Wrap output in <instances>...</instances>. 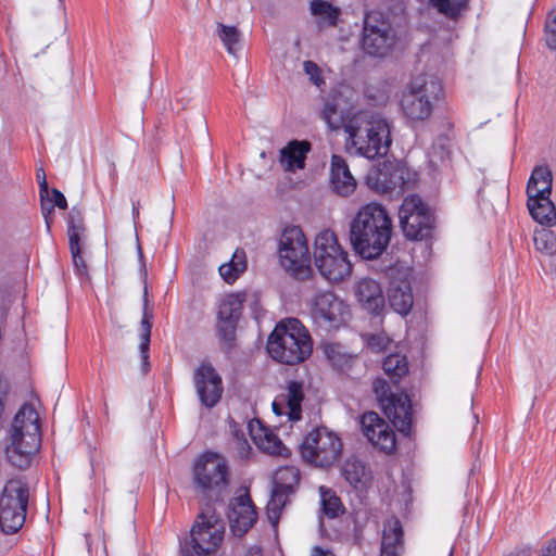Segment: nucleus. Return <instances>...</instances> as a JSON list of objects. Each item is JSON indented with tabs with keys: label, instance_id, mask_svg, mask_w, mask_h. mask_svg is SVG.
I'll return each instance as SVG.
<instances>
[{
	"label": "nucleus",
	"instance_id": "5fc2aeb1",
	"mask_svg": "<svg viewBox=\"0 0 556 556\" xmlns=\"http://www.w3.org/2000/svg\"><path fill=\"white\" fill-rule=\"evenodd\" d=\"M289 494H291L290 492L288 491H285V490H280L276 486H274L273 491H271V496L270 498L275 502H277L278 504H281L282 507H285L286 503H287V500H288V496Z\"/></svg>",
	"mask_w": 556,
	"mask_h": 556
},
{
	"label": "nucleus",
	"instance_id": "0e129e2a",
	"mask_svg": "<svg viewBox=\"0 0 556 556\" xmlns=\"http://www.w3.org/2000/svg\"><path fill=\"white\" fill-rule=\"evenodd\" d=\"M448 556H452V553H450V555H448Z\"/></svg>",
	"mask_w": 556,
	"mask_h": 556
},
{
	"label": "nucleus",
	"instance_id": "dca6fc26",
	"mask_svg": "<svg viewBox=\"0 0 556 556\" xmlns=\"http://www.w3.org/2000/svg\"><path fill=\"white\" fill-rule=\"evenodd\" d=\"M387 274L390 279L388 287L390 306L397 314L407 315L414 302L409 273L404 268L391 267Z\"/></svg>",
	"mask_w": 556,
	"mask_h": 556
},
{
	"label": "nucleus",
	"instance_id": "6e6552de",
	"mask_svg": "<svg viewBox=\"0 0 556 556\" xmlns=\"http://www.w3.org/2000/svg\"><path fill=\"white\" fill-rule=\"evenodd\" d=\"M299 451L305 463L326 468L339 459L342 441L327 427H316L304 437Z\"/></svg>",
	"mask_w": 556,
	"mask_h": 556
},
{
	"label": "nucleus",
	"instance_id": "49530a36",
	"mask_svg": "<svg viewBox=\"0 0 556 556\" xmlns=\"http://www.w3.org/2000/svg\"><path fill=\"white\" fill-rule=\"evenodd\" d=\"M545 41L549 49L556 50V10L548 13L545 22Z\"/></svg>",
	"mask_w": 556,
	"mask_h": 556
},
{
	"label": "nucleus",
	"instance_id": "1a4fd4ad",
	"mask_svg": "<svg viewBox=\"0 0 556 556\" xmlns=\"http://www.w3.org/2000/svg\"><path fill=\"white\" fill-rule=\"evenodd\" d=\"M281 266L298 279H306L312 274L307 240L300 227L283 230L279 240Z\"/></svg>",
	"mask_w": 556,
	"mask_h": 556
},
{
	"label": "nucleus",
	"instance_id": "6ab92c4d",
	"mask_svg": "<svg viewBox=\"0 0 556 556\" xmlns=\"http://www.w3.org/2000/svg\"><path fill=\"white\" fill-rule=\"evenodd\" d=\"M361 425L364 435L386 453H391L396 445L395 433L377 413L368 412L362 416Z\"/></svg>",
	"mask_w": 556,
	"mask_h": 556
},
{
	"label": "nucleus",
	"instance_id": "de8ad7c7",
	"mask_svg": "<svg viewBox=\"0 0 556 556\" xmlns=\"http://www.w3.org/2000/svg\"><path fill=\"white\" fill-rule=\"evenodd\" d=\"M72 230H75L77 233V243H80L81 235L85 230L79 212H76L74 208L71 211L68 215V228H67V235H68V241L71 242V232Z\"/></svg>",
	"mask_w": 556,
	"mask_h": 556
},
{
	"label": "nucleus",
	"instance_id": "473e14b6",
	"mask_svg": "<svg viewBox=\"0 0 556 556\" xmlns=\"http://www.w3.org/2000/svg\"><path fill=\"white\" fill-rule=\"evenodd\" d=\"M285 396L289 419L293 421L300 420L302 417L301 404L304 399L302 383L298 381H290Z\"/></svg>",
	"mask_w": 556,
	"mask_h": 556
},
{
	"label": "nucleus",
	"instance_id": "c85d7f7f",
	"mask_svg": "<svg viewBox=\"0 0 556 556\" xmlns=\"http://www.w3.org/2000/svg\"><path fill=\"white\" fill-rule=\"evenodd\" d=\"M253 439L257 446L267 454L282 457L291 455V451L268 428H261L257 433L253 434Z\"/></svg>",
	"mask_w": 556,
	"mask_h": 556
},
{
	"label": "nucleus",
	"instance_id": "2f4dec72",
	"mask_svg": "<svg viewBox=\"0 0 556 556\" xmlns=\"http://www.w3.org/2000/svg\"><path fill=\"white\" fill-rule=\"evenodd\" d=\"M382 368L395 386L402 377L408 374V362L405 355L396 351L383 359Z\"/></svg>",
	"mask_w": 556,
	"mask_h": 556
},
{
	"label": "nucleus",
	"instance_id": "a211bd4d",
	"mask_svg": "<svg viewBox=\"0 0 556 556\" xmlns=\"http://www.w3.org/2000/svg\"><path fill=\"white\" fill-rule=\"evenodd\" d=\"M243 296L239 293L227 294L220 302L217 312V333L225 342L236 338L237 324L241 316Z\"/></svg>",
	"mask_w": 556,
	"mask_h": 556
},
{
	"label": "nucleus",
	"instance_id": "09e8293b",
	"mask_svg": "<svg viewBox=\"0 0 556 556\" xmlns=\"http://www.w3.org/2000/svg\"><path fill=\"white\" fill-rule=\"evenodd\" d=\"M327 359L338 369L344 368L349 364V356L341 353V350H324Z\"/></svg>",
	"mask_w": 556,
	"mask_h": 556
},
{
	"label": "nucleus",
	"instance_id": "a18cd8bd",
	"mask_svg": "<svg viewBox=\"0 0 556 556\" xmlns=\"http://www.w3.org/2000/svg\"><path fill=\"white\" fill-rule=\"evenodd\" d=\"M508 556H532V548L530 546L519 547ZM539 556H556V540H549L547 544L541 548Z\"/></svg>",
	"mask_w": 556,
	"mask_h": 556
},
{
	"label": "nucleus",
	"instance_id": "864d4df0",
	"mask_svg": "<svg viewBox=\"0 0 556 556\" xmlns=\"http://www.w3.org/2000/svg\"><path fill=\"white\" fill-rule=\"evenodd\" d=\"M37 179L40 188V198L43 200L49 194V187L42 168L37 169Z\"/></svg>",
	"mask_w": 556,
	"mask_h": 556
},
{
	"label": "nucleus",
	"instance_id": "680f3d73",
	"mask_svg": "<svg viewBox=\"0 0 556 556\" xmlns=\"http://www.w3.org/2000/svg\"><path fill=\"white\" fill-rule=\"evenodd\" d=\"M273 410H274L277 415H282V414H283V408L281 407V405H280L277 401H274V402H273Z\"/></svg>",
	"mask_w": 556,
	"mask_h": 556
},
{
	"label": "nucleus",
	"instance_id": "f704fd0d",
	"mask_svg": "<svg viewBox=\"0 0 556 556\" xmlns=\"http://www.w3.org/2000/svg\"><path fill=\"white\" fill-rule=\"evenodd\" d=\"M269 356L285 365H296L309 358L313 350H266Z\"/></svg>",
	"mask_w": 556,
	"mask_h": 556
},
{
	"label": "nucleus",
	"instance_id": "052dcab7",
	"mask_svg": "<svg viewBox=\"0 0 556 556\" xmlns=\"http://www.w3.org/2000/svg\"><path fill=\"white\" fill-rule=\"evenodd\" d=\"M139 217V202L132 203V218L134 223L136 224L137 218Z\"/></svg>",
	"mask_w": 556,
	"mask_h": 556
},
{
	"label": "nucleus",
	"instance_id": "4468645a",
	"mask_svg": "<svg viewBox=\"0 0 556 556\" xmlns=\"http://www.w3.org/2000/svg\"><path fill=\"white\" fill-rule=\"evenodd\" d=\"M314 323L325 329L339 328L350 317L349 306L332 292H321L313 301L311 309Z\"/></svg>",
	"mask_w": 556,
	"mask_h": 556
},
{
	"label": "nucleus",
	"instance_id": "72a5a7b5",
	"mask_svg": "<svg viewBox=\"0 0 556 556\" xmlns=\"http://www.w3.org/2000/svg\"><path fill=\"white\" fill-rule=\"evenodd\" d=\"M300 482V470L293 466L278 469L274 477V486L293 493Z\"/></svg>",
	"mask_w": 556,
	"mask_h": 556
},
{
	"label": "nucleus",
	"instance_id": "f8f14e48",
	"mask_svg": "<svg viewBox=\"0 0 556 556\" xmlns=\"http://www.w3.org/2000/svg\"><path fill=\"white\" fill-rule=\"evenodd\" d=\"M362 48L374 56H386L395 46L397 34L391 22L379 12L364 17Z\"/></svg>",
	"mask_w": 556,
	"mask_h": 556
},
{
	"label": "nucleus",
	"instance_id": "4d7b16f0",
	"mask_svg": "<svg viewBox=\"0 0 556 556\" xmlns=\"http://www.w3.org/2000/svg\"><path fill=\"white\" fill-rule=\"evenodd\" d=\"M311 556H334V555L330 549H326L320 546H314L312 548Z\"/></svg>",
	"mask_w": 556,
	"mask_h": 556
},
{
	"label": "nucleus",
	"instance_id": "7c9ffc66",
	"mask_svg": "<svg viewBox=\"0 0 556 556\" xmlns=\"http://www.w3.org/2000/svg\"><path fill=\"white\" fill-rule=\"evenodd\" d=\"M247 269V256L243 250L237 249L231 260L219 266V275L227 283H233Z\"/></svg>",
	"mask_w": 556,
	"mask_h": 556
},
{
	"label": "nucleus",
	"instance_id": "4c0bfd02",
	"mask_svg": "<svg viewBox=\"0 0 556 556\" xmlns=\"http://www.w3.org/2000/svg\"><path fill=\"white\" fill-rule=\"evenodd\" d=\"M320 116L331 129L344 127L346 121L343 119L341 112L332 100H326L320 110Z\"/></svg>",
	"mask_w": 556,
	"mask_h": 556
},
{
	"label": "nucleus",
	"instance_id": "79ce46f5",
	"mask_svg": "<svg viewBox=\"0 0 556 556\" xmlns=\"http://www.w3.org/2000/svg\"><path fill=\"white\" fill-rule=\"evenodd\" d=\"M533 242L536 251L547 255H556V238L552 232L542 230L535 233Z\"/></svg>",
	"mask_w": 556,
	"mask_h": 556
},
{
	"label": "nucleus",
	"instance_id": "39448f33",
	"mask_svg": "<svg viewBox=\"0 0 556 556\" xmlns=\"http://www.w3.org/2000/svg\"><path fill=\"white\" fill-rule=\"evenodd\" d=\"M225 522L214 507L205 504L190 530L188 538L180 542L182 556H207L216 551L224 539Z\"/></svg>",
	"mask_w": 556,
	"mask_h": 556
},
{
	"label": "nucleus",
	"instance_id": "e433bc0d",
	"mask_svg": "<svg viewBox=\"0 0 556 556\" xmlns=\"http://www.w3.org/2000/svg\"><path fill=\"white\" fill-rule=\"evenodd\" d=\"M148 286L147 282H144L143 287V314H142V320L140 323V329H139V346L138 348H149L150 344V337H151V319H152V312L148 309Z\"/></svg>",
	"mask_w": 556,
	"mask_h": 556
},
{
	"label": "nucleus",
	"instance_id": "2eb2a0df",
	"mask_svg": "<svg viewBox=\"0 0 556 556\" xmlns=\"http://www.w3.org/2000/svg\"><path fill=\"white\" fill-rule=\"evenodd\" d=\"M275 348H312V337L300 319L288 317L277 323L268 337Z\"/></svg>",
	"mask_w": 556,
	"mask_h": 556
},
{
	"label": "nucleus",
	"instance_id": "9b49d317",
	"mask_svg": "<svg viewBox=\"0 0 556 556\" xmlns=\"http://www.w3.org/2000/svg\"><path fill=\"white\" fill-rule=\"evenodd\" d=\"M372 391L384 415L394 428L408 434L412 428V404L405 393L392 391L390 383L383 378H376Z\"/></svg>",
	"mask_w": 556,
	"mask_h": 556
},
{
	"label": "nucleus",
	"instance_id": "a878e982",
	"mask_svg": "<svg viewBox=\"0 0 556 556\" xmlns=\"http://www.w3.org/2000/svg\"><path fill=\"white\" fill-rule=\"evenodd\" d=\"M341 475L354 488L364 485L371 479L369 467L356 456H351L344 462Z\"/></svg>",
	"mask_w": 556,
	"mask_h": 556
},
{
	"label": "nucleus",
	"instance_id": "ddd939ff",
	"mask_svg": "<svg viewBox=\"0 0 556 556\" xmlns=\"http://www.w3.org/2000/svg\"><path fill=\"white\" fill-rule=\"evenodd\" d=\"M400 225L409 240H424L431 235L433 214L420 197L412 194L403 200L399 210Z\"/></svg>",
	"mask_w": 556,
	"mask_h": 556
},
{
	"label": "nucleus",
	"instance_id": "3c124183",
	"mask_svg": "<svg viewBox=\"0 0 556 556\" xmlns=\"http://www.w3.org/2000/svg\"><path fill=\"white\" fill-rule=\"evenodd\" d=\"M366 340L368 348H388L391 343V339L384 332L370 334Z\"/></svg>",
	"mask_w": 556,
	"mask_h": 556
},
{
	"label": "nucleus",
	"instance_id": "aec40b11",
	"mask_svg": "<svg viewBox=\"0 0 556 556\" xmlns=\"http://www.w3.org/2000/svg\"><path fill=\"white\" fill-rule=\"evenodd\" d=\"M356 179L351 174L345 160L337 154L331 156L330 162V187L340 197H349L356 189Z\"/></svg>",
	"mask_w": 556,
	"mask_h": 556
},
{
	"label": "nucleus",
	"instance_id": "412c9836",
	"mask_svg": "<svg viewBox=\"0 0 556 556\" xmlns=\"http://www.w3.org/2000/svg\"><path fill=\"white\" fill-rule=\"evenodd\" d=\"M356 298L364 309L378 315L384 306V298L380 285L370 278H363L357 282Z\"/></svg>",
	"mask_w": 556,
	"mask_h": 556
},
{
	"label": "nucleus",
	"instance_id": "423d86ee",
	"mask_svg": "<svg viewBox=\"0 0 556 556\" xmlns=\"http://www.w3.org/2000/svg\"><path fill=\"white\" fill-rule=\"evenodd\" d=\"M193 484L206 504L223 501L229 485L226 459L216 453H205L193 465Z\"/></svg>",
	"mask_w": 556,
	"mask_h": 556
},
{
	"label": "nucleus",
	"instance_id": "f3484780",
	"mask_svg": "<svg viewBox=\"0 0 556 556\" xmlns=\"http://www.w3.org/2000/svg\"><path fill=\"white\" fill-rule=\"evenodd\" d=\"M193 380L201 403L208 408L214 407L222 397L223 381L212 364L202 362L194 370Z\"/></svg>",
	"mask_w": 556,
	"mask_h": 556
},
{
	"label": "nucleus",
	"instance_id": "c03bdc74",
	"mask_svg": "<svg viewBox=\"0 0 556 556\" xmlns=\"http://www.w3.org/2000/svg\"><path fill=\"white\" fill-rule=\"evenodd\" d=\"M303 72L308 77L309 81L315 85L317 88H321L325 85V78L323 75V70L318 66L317 63L313 61H304L303 62Z\"/></svg>",
	"mask_w": 556,
	"mask_h": 556
},
{
	"label": "nucleus",
	"instance_id": "bf43d9fd",
	"mask_svg": "<svg viewBox=\"0 0 556 556\" xmlns=\"http://www.w3.org/2000/svg\"><path fill=\"white\" fill-rule=\"evenodd\" d=\"M245 556H263V551L260 546H252L248 549Z\"/></svg>",
	"mask_w": 556,
	"mask_h": 556
},
{
	"label": "nucleus",
	"instance_id": "ea45409f",
	"mask_svg": "<svg viewBox=\"0 0 556 556\" xmlns=\"http://www.w3.org/2000/svg\"><path fill=\"white\" fill-rule=\"evenodd\" d=\"M41 201L42 214L46 217L47 227L49 228L50 225L49 220L47 219V215H49L53 211L54 206L61 210H65L67 207V201L64 194L58 189H52L51 191L49 190L48 197H46Z\"/></svg>",
	"mask_w": 556,
	"mask_h": 556
},
{
	"label": "nucleus",
	"instance_id": "cd10ccee",
	"mask_svg": "<svg viewBox=\"0 0 556 556\" xmlns=\"http://www.w3.org/2000/svg\"><path fill=\"white\" fill-rule=\"evenodd\" d=\"M527 195V206L534 220L543 225L548 224L553 218H555L556 214L554 204L549 199L551 194H540L535 197H532V194Z\"/></svg>",
	"mask_w": 556,
	"mask_h": 556
},
{
	"label": "nucleus",
	"instance_id": "e2e57ef3",
	"mask_svg": "<svg viewBox=\"0 0 556 556\" xmlns=\"http://www.w3.org/2000/svg\"><path fill=\"white\" fill-rule=\"evenodd\" d=\"M138 253H139L140 258H142V257H143V255H142V250H141V247H140V245L138 247Z\"/></svg>",
	"mask_w": 556,
	"mask_h": 556
},
{
	"label": "nucleus",
	"instance_id": "f03ea898",
	"mask_svg": "<svg viewBox=\"0 0 556 556\" xmlns=\"http://www.w3.org/2000/svg\"><path fill=\"white\" fill-rule=\"evenodd\" d=\"M344 129L349 134L351 146L362 156H384L390 149V124L379 113L359 111L346 119Z\"/></svg>",
	"mask_w": 556,
	"mask_h": 556
},
{
	"label": "nucleus",
	"instance_id": "0eeeda50",
	"mask_svg": "<svg viewBox=\"0 0 556 556\" xmlns=\"http://www.w3.org/2000/svg\"><path fill=\"white\" fill-rule=\"evenodd\" d=\"M314 264L323 277L332 282H339L352 273V264L338 242L336 233L329 229L323 230L315 238Z\"/></svg>",
	"mask_w": 556,
	"mask_h": 556
},
{
	"label": "nucleus",
	"instance_id": "a19ab883",
	"mask_svg": "<svg viewBox=\"0 0 556 556\" xmlns=\"http://www.w3.org/2000/svg\"><path fill=\"white\" fill-rule=\"evenodd\" d=\"M217 35L228 53L235 55L237 52L236 45L239 42V31L235 26H227L222 23L217 24Z\"/></svg>",
	"mask_w": 556,
	"mask_h": 556
},
{
	"label": "nucleus",
	"instance_id": "9d476101",
	"mask_svg": "<svg viewBox=\"0 0 556 556\" xmlns=\"http://www.w3.org/2000/svg\"><path fill=\"white\" fill-rule=\"evenodd\" d=\"M28 486L22 480H9L0 495V529L16 533L24 525L28 504Z\"/></svg>",
	"mask_w": 556,
	"mask_h": 556
},
{
	"label": "nucleus",
	"instance_id": "c756f323",
	"mask_svg": "<svg viewBox=\"0 0 556 556\" xmlns=\"http://www.w3.org/2000/svg\"><path fill=\"white\" fill-rule=\"evenodd\" d=\"M552 192V173L547 166H536L529 178L527 194L542 195Z\"/></svg>",
	"mask_w": 556,
	"mask_h": 556
},
{
	"label": "nucleus",
	"instance_id": "5701e85b",
	"mask_svg": "<svg viewBox=\"0 0 556 556\" xmlns=\"http://www.w3.org/2000/svg\"><path fill=\"white\" fill-rule=\"evenodd\" d=\"M376 188L382 193L393 191L395 189L403 190L409 182L408 170L401 165L384 166L376 174Z\"/></svg>",
	"mask_w": 556,
	"mask_h": 556
},
{
	"label": "nucleus",
	"instance_id": "4be33fe9",
	"mask_svg": "<svg viewBox=\"0 0 556 556\" xmlns=\"http://www.w3.org/2000/svg\"><path fill=\"white\" fill-rule=\"evenodd\" d=\"M229 520L235 532L245 533L256 521V511L249 495L239 496L231 506Z\"/></svg>",
	"mask_w": 556,
	"mask_h": 556
},
{
	"label": "nucleus",
	"instance_id": "f257e3e1",
	"mask_svg": "<svg viewBox=\"0 0 556 556\" xmlns=\"http://www.w3.org/2000/svg\"><path fill=\"white\" fill-rule=\"evenodd\" d=\"M393 224L387 208L370 202L359 207L350 223V241L362 257L380 256L390 243Z\"/></svg>",
	"mask_w": 556,
	"mask_h": 556
},
{
	"label": "nucleus",
	"instance_id": "20e7f679",
	"mask_svg": "<svg viewBox=\"0 0 556 556\" xmlns=\"http://www.w3.org/2000/svg\"><path fill=\"white\" fill-rule=\"evenodd\" d=\"M443 93L441 80L434 75L422 74L414 77L403 90L400 106L410 122L428 119L434 104Z\"/></svg>",
	"mask_w": 556,
	"mask_h": 556
},
{
	"label": "nucleus",
	"instance_id": "8fccbe9b",
	"mask_svg": "<svg viewBox=\"0 0 556 556\" xmlns=\"http://www.w3.org/2000/svg\"><path fill=\"white\" fill-rule=\"evenodd\" d=\"M448 157H450V151L443 144L433 146L430 151V154H429L430 163L433 166H438L439 163L445 162L446 160H448Z\"/></svg>",
	"mask_w": 556,
	"mask_h": 556
},
{
	"label": "nucleus",
	"instance_id": "b1692460",
	"mask_svg": "<svg viewBox=\"0 0 556 556\" xmlns=\"http://www.w3.org/2000/svg\"><path fill=\"white\" fill-rule=\"evenodd\" d=\"M309 143L306 141H290L280 150L279 163L286 172H295L305 166L306 154L309 151Z\"/></svg>",
	"mask_w": 556,
	"mask_h": 556
},
{
	"label": "nucleus",
	"instance_id": "58836bf2",
	"mask_svg": "<svg viewBox=\"0 0 556 556\" xmlns=\"http://www.w3.org/2000/svg\"><path fill=\"white\" fill-rule=\"evenodd\" d=\"M429 3L446 17L456 18L466 7L467 0H429Z\"/></svg>",
	"mask_w": 556,
	"mask_h": 556
},
{
	"label": "nucleus",
	"instance_id": "393cba45",
	"mask_svg": "<svg viewBox=\"0 0 556 556\" xmlns=\"http://www.w3.org/2000/svg\"><path fill=\"white\" fill-rule=\"evenodd\" d=\"M403 551V529L400 520L393 518L384 523L381 540V556H399Z\"/></svg>",
	"mask_w": 556,
	"mask_h": 556
},
{
	"label": "nucleus",
	"instance_id": "6e6d98bb",
	"mask_svg": "<svg viewBox=\"0 0 556 556\" xmlns=\"http://www.w3.org/2000/svg\"><path fill=\"white\" fill-rule=\"evenodd\" d=\"M139 358L141 362V371H142V374L146 375L150 370L149 350H140Z\"/></svg>",
	"mask_w": 556,
	"mask_h": 556
},
{
	"label": "nucleus",
	"instance_id": "c9c22d12",
	"mask_svg": "<svg viewBox=\"0 0 556 556\" xmlns=\"http://www.w3.org/2000/svg\"><path fill=\"white\" fill-rule=\"evenodd\" d=\"M320 496L323 510L326 516L334 518L344 511L340 497L332 490L320 486Z\"/></svg>",
	"mask_w": 556,
	"mask_h": 556
},
{
	"label": "nucleus",
	"instance_id": "603ef678",
	"mask_svg": "<svg viewBox=\"0 0 556 556\" xmlns=\"http://www.w3.org/2000/svg\"><path fill=\"white\" fill-rule=\"evenodd\" d=\"M282 508L281 504H278L271 498L268 501L266 510L268 519L273 526H277Z\"/></svg>",
	"mask_w": 556,
	"mask_h": 556
},
{
	"label": "nucleus",
	"instance_id": "bb28decb",
	"mask_svg": "<svg viewBox=\"0 0 556 556\" xmlns=\"http://www.w3.org/2000/svg\"><path fill=\"white\" fill-rule=\"evenodd\" d=\"M309 11L320 27H336L341 15V9L326 0H312Z\"/></svg>",
	"mask_w": 556,
	"mask_h": 556
},
{
	"label": "nucleus",
	"instance_id": "37998d69",
	"mask_svg": "<svg viewBox=\"0 0 556 556\" xmlns=\"http://www.w3.org/2000/svg\"><path fill=\"white\" fill-rule=\"evenodd\" d=\"M70 250L73 258V264L75 266L76 273L79 276H87L88 268L81 256L80 243H77V233L75 230L71 232V244Z\"/></svg>",
	"mask_w": 556,
	"mask_h": 556
},
{
	"label": "nucleus",
	"instance_id": "7ed1b4c3",
	"mask_svg": "<svg viewBox=\"0 0 556 556\" xmlns=\"http://www.w3.org/2000/svg\"><path fill=\"white\" fill-rule=\"evenodd\" d=\"M40 446V426L36 409L23 405L15 414L9 430L5 456L13 466L25 469Z\"/></svg>",
	"mask_w": 556,
	"mask_h": 556
},
{
	"label": "nucleus",
	"instance_id": "13d9d810",
	"mask_svg": "<svg viewBox=\"0 0 556 556\" xmlns=\"http://www.w3.org/2000/svg\"><path fill=\"white\" fill-rule=\"evenodd\" d=\"M250 450H251V447L248 444L247 440H243L242 442H240V451H239V453H240L241 457L248 456Z\"/></svg>",
	"mask_w": 556,
	"mask_h": 556
}]
</instances>
